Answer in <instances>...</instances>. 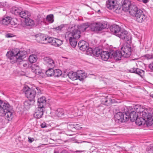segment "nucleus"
<instances>
[{
  "instance_id": "38",
  "label": "nucleus",
  "mask_w": 153,
  "mask_h": 153,
  "mask_svg": "<svg viewBox=\"0 0 153 153\" xmlns=\"http://www.w3.org/2000/svg\"><path fill=\"white\" fill-rule=\"evenodd\" d=\"M25 22L27 26H32L34 25V21L29 18L25 19Z\"/></svg>"
},
{
  "instance_id": "47",
  "label": "nucleus",
  "mask_w": 153,
  "mask_h": 153,
  "mask_svg": "<svg viewBox=\"0 0 153 153\" xmlns=\"http://www.w3.org/2000/svg\"><path fill=\"white\" fill-rule=\"evenodd\" d=\"M86 53L88 55H91L93 53V50L91 48H89V47L87 49Z\"/></svg>"
},
{
  "instance_id": "35",
  "label": "nucleus",
  "mask_w": 153,
  "mask_h": 153,
  "mask_svg": "<svg viewBox=\"0 0 153 153\" xmlns=\"http://www.w3.org/2000/svg\"><path fill=\"white\" fill-rule=\"evenodd\" d=\"M29 62L31 63H33L36 62L37 60V56L35 55H30L29 57Z\"/></svg>"
},
{
  "instance_id": "39",
  "label": "nucleus",
  "mask_w": 153,
  "mask_h": 153,
  "mask_svg": "<svg viewBox=\"0 0 153 153\" xmlns=\"http://www.w3.org/2000/svg\"><path fill=\"white\" fill-rule=\"evenodd\" d=\"M119 4H116L114 7V8L112 9L113 11L117 13H120L122 10V8H121V7L119 6Z\"/></svg>"
},
{
  "instance_id": "14",
  "label": "nucleus",
  "mask_w": 153,
  "mask_h": 153,
  "mask_svg": "<svg viewBox=\"0 0 153 153\" xmlns=\"http://www.w3.org/2000/svg\"><path fill=\"white\" fill-rule=\"evenodd\" d=\"M45 108L38 106L36 112L34 114V117L39 119L42 117Z\"/></svg>"
},
{
  "instance_id": "62",
  "label": "nucleus",
  "mask_w": 153,
  "mask_h": 153,
  "mask_svg": "<svg viewBox=\"0 0 153 153\" xmlns=\"http://www.w3.org/2000/svg\"><path fill=\"white\" fill-rule=\"evenodd\" d=\"M11 34H7L6 35V36L7 37H12V36H11Z\"/></svg>"
},
{
  "instance_id": "5",
  "label": "nucleus",
  "mask_w": 153,
  "mask_h": 153,
  "mask_svg": "<svg viewBox=\"0 0 153 153\" xmlns=\"http://www.w3.org/2000/svg\"><path fill=\"white\" fill-rule=\"evenodd\" d=\"M116 36L126 42H130L131 39L130 34L125 30L122 29L121 30L119 33L117 34Z\"/></svg>"
},
{
  "instance_id": "46",
  "label": "nucleus",
  "mask_w": 153,
  "mask_h": 153,
  "mask_svg": "<svg viewBox=\"0 0 153 153\" xmlns=\"http://www.w3.org/2000/svg\"><path fill=\"white\" fill-rule=\"evenodd\" d=\"M53 15L50 14L47 16L46 20L48 22H53Z\"/></svg>"
},
{
  "instance_id": "18",
  "label": "nucleus",
  "mask_w": 153,
  "mask_h": 153,
  "mask_svg": "<svg viewBox=\"0 0 153 153\" xmlns=\"http://www.w3.org/2000/svg\"><path fill=\"white\" fill-rule=\"evenodd\" d=\"M36 40L38 42L45 43V39H46V36L44 34L39 33L35 36Z\"/></svg>"
},
{
  "instance_id": "54",
  "label": "nucleus",
  "mask_w": 153,
  "mask_h": 153,
  "mask_svg": "<svg viewBox=\"0 0 153 153\" xmlns=\"http://www.w3.org/2000/svg\"><path fill=\"white\" fill-rule=\"evenodd\" d=\"M149 67L150 70L153 71V62L149 64Z\"/></svg>"
},
{
  "instance_id": "21",
  "label": "nucleus",
  "mask_w": 153,
  "mask_h": 153,
  "mask_svg": "<svg viewBox=\"0 0 153 153\" xmlns=\"http://www.w3.org/2000/svg\"><path fill=\"white\" fill-rule=\"evenodd\" d=\"M77 79L83 80L86 77L85 73L82 71H78L76 72Z\"/></svg>"
},
{
  "instance_id": "40",
  "label": "nucleus",
  "mask_w": 153,
  "mask_h": 153,
  "mask_svg": "<svg viewBox=\"0 0 153 153\" xmlns=\"http://www.w3.org/2000/svg\"><path fill=\"white\" fill-rule=\"evenodd\" d=\"M103 104L105 105H108V104L112 103V99L110 98H108L107 97L105 98L102 100Z\"/></svg>"
},
{
  "instance_id": "56",
  "label": "nucleus",
  "mask_w": 153,
  "mask_h": 153,
  "mask_svg": "<svg viewBox=\"0 0 153 153\" xmlns=\"http://www.w3.org/2000/svg\"><path fill=\"white\" fill-rule=\"evenodd\" d=\"M10 24L12 25H17V23L15 22L13 20H10Z\"/></svg>"
},
{
  "instance_id": "58",
  "label": "nucleus",
  "mask_w": 153,
  "mask_h": 153,
  "mask_svg": "<svg viewBox=\"0 0 153 153\" xmlns=\"http://www.w3.org/2000/svg\"><path fill=\"white\" fill-rule=\"evenodd\" d=\"M36 89L37 91V94L39 95L42 93L41 91L39 89V88H36Z\"/></svg>"
},
{
  "instance_id": "51",
  "label": "nucleus",
  "mask_w": 153,
  "mask_h": 153,
  "mask_svg": "<svg viewBox=\"0 0 153 153\" xmlns=\"http://www.w3.org/2000/svg\"><path fill=\"white\" fill-rule=\"evenodd\" d=\"M151 117L152 116L151 114L150 113H149V114L148 115L147 117H146V120H145V121H146L147 122L149 121V120H151Z\"/></svg>"
},
{
  "instance_id": "57",
  "label": "nucleus",
  "mask_w": 153,
  "mask_h": 153,
  "mask_svg": "<svg viewBox=\"0 0 153 153\" xmlns=\"http://www.w3.org/2000/svg\"><path fill=\"white\" fill-rule=\"evenodd\" d=\"M41 126L42 128H44L46 127V124L45 122H43V123H41Z\"/></svg>"
},
{
  "instance_id": "64",
  "label": "nucleus",
  "mask_w": 153,
  "mask_h": 153,
  "mask_svg": "<svg viewBox=\"0 0 153 153\" xmlns=\"http://www.w3.org/2000/svg\"><path fill=\"white\" fill-rule=\"evenodd\" d=\"M151 97H153V94H152L151 95Z\"/></svg>"
},
{
  "instance_id": "49",
  "label": "nucleus",
  "mask_w": 153,
  "mask_h": 153,
  "mask_svg": "<svg viewBox=\"0 0 153 153\" xmlns=\"http://www.w3.org/2000/svg\"><path fill=\"white\" fill-rule=\"evenodd\" d=\"M65 25H62L60 26H58L56 27H54L53 28L54 30H61L64 27Z\"/></svg>"
},
{
  "instance_id": "36",
  "label": "nucleus",
  "mask_w": 153,
  "mask_h": 153,
  "mask_svg": "<svg viewBox=\"0 0 153 153\" xmlns=\"http://www.w3.org/2000/svg\"><path fill=\"white\" fill-rule=\"evenodd\" d=\"M145 119H143V118L140 117L137 118L136 121V124L139 126H140L141 125L144 124V121Z\"/></svg>"
},
{
  "instance_id": "33",
  "label": "nucleus",
  "mask_w": 153,
  "mask_h": 153,
  "mask_svg": "<svg viewBox=\"0 0 153 153\" xmlns=\"http://www.w3.org/2000/svg\"><path fill=\"white\" fill-rule=\"evenodd\" d=\"M102 50L98 48H96L93 50V54L97 57L99 56H101V54L102 52Z\"/></svg>"
},
{
  "instance_id": "16",
  "label": "nucleus",
  "mask_w": 153,
  "mask_h": 153,
  "mask_svg": "<svg viewBox=\"0 0 153 153\" xmlns=\"http://www.w3.org/2000/svg\"><path fill=\"white\" fill-rule=\"evenodd\" d=\"M110 29L112 33L117 36L122 29L118 25L114 24L110 27Z\"/></svg>"
},
{
  "instance_id": "1",
  "label": "nucleus",
  "mask_w": 153,
  "mask_h": 153,
  "mask_svg": "<svg viewBox=\"0 0 153 153\" xmlns=\"http://www.w3.org/2000/svg\"><path fill=\"white\" fill-rule=\"evenodd\" d=\"M73 26H69V28L71 29L72 31L67 32L65 35V38L67 40L69 41L70 44L73 47L75 48L77 44L76 40L81 36V33L78 29V25H73Z\"/></svg>"
},
{
  "instance_id": "3",
  "label": "nucleus",
  "mask_w": 153,
  "mask_h": 153,
  "mask_svg": "<svg viewBox=\"0 0 153 153\" xmlns=\"http://www.w3.org/2000/svg\"><path fill=\"white\" fill-rule=\"evenodd\" d=\"M23 91L29 100H34L36 92L35 89L30 88L27 86H25L23 88Z\"/></svg>"
},
{
  "instance_id": "29",
  "label": "nucleus",
  "mask_w": 153,
  "mask_h": 153,
  "mask_svg": "<svg viewBox=\"0 0 153 153\" xmlns=\"http://www.w3.org/2000/svg\"><path fill=\"white\" fill-rule=\"evenodd\" d=\"M62 40L54 38L52 45L56 47H59L62 45Z\"/></svg>"
},
{
  "instance_id": "61",
  "label": "nucleus",
  "mask_w": 153,
  "mask_h": 153,
  "mask_svg": "<svg viewBox=\"0 0 153 153\" xmlns=\"http://www.w3.org/2000/svg\"><path fill=\"white\" fill-rule=\"evenodd\" d=\"M140 1H142L144 3H146L148 2V0H137Z\"/></svg>"
},
{
  "instance_id": "63",
  "label": "nucleus",
  "mask_w": 153,
  "mask_h": 153,
  "mask_svg": "<svg viewBox=\"0 0 153 153\" xmlns=\"http://www.w3.org/2000/svg\"><path fill=\"white\" fill-rule=\"evenodd\" d=\"M95 11H97V12L99 13V12H100V10H95Z\"/></svg>"
},
{
  "instance_id": "11",
  "label": "nucleus",
  "mask_w": 153,
  "mask_h": 153,
  "mask_svg": "<svg viewBox=\"0 0 153 153\" xmlns=\"http://www.w3.org/2000/svg\"><path fill=\"white\" fill-rule=\"evenodd\" d=\"M121 51L117 50L111 51H110V55H111V58H113L116 60H119L121 59L123 55Z\"/></svg>"
},
{
  "instance_id": "41",
  "label": "nucleus",
  "mask_w": 153,
  "mask_h": 153,
  "mask_svg": "<svg viewBox=\"0 0 153 153\" xmlns=\"http://www.w3.org/2000/svg\"><path fill=\"white\" fill-rule=\"evenodd\" d=\"M62 74V71L59 69H56L54 70L53 75L55 76L59 77Z\"/></svg>"
},
{
  "instance_id": "22",
  "label": "nucleus",
  "mask_w": 153,
  "mask_h": 153,
  "mask_svg": "<svg viewBox=\"0 0 153 153\" xmlns=\"http://www.w3.org/2000/svg\"><path fill=\"white\" fill-rule=\"evenodd\" d=\"M6 56L9 59V61L12 64L14 63L17 61H19V59L18 56L11 55H9L8 56L7 53L6 54Z\"/></svg>"
},
{
  "instance_id": "60",
  "label": "nucleus",
  "mask_w": 153,
  "mask_h": 153,
  "mask_svg": "<svg viewBox=\"0 0 153 153\" xmlns=\"http://www.w3.org/2000/svg\"><path fill=\"white\" fill-rule=\"evenodd\" d=\"M54 153H68V152L67 151L65 150H63L60 152H59L57 151H55Z\"/></svg>"
},
{
  "instance_id": "53",
  "label": "nucleus",
  "mask_w": 153,
  "mask_h": 153,
  "mask_svg": "<svg viewBox=\"0 0 153 153\" xmlns=\"http://www.w3.org/2000/svg\"><path fill=\"white\" fill-rule=\"evenodd\" d=\"M145 57L147 59H149L152 58L153 57L152 55L149 54H147L145 55Z\"/></svg>"
},
{
  "instance_id": "45",
  "label": "nucleus",
  "mask_w": 153,
  "mask_h": 153,
  "mask_svg": "<svg viewBox=\"0 0 153 153\" xmlns=\"http://www.w3.org/2000/svg\"><path fill=\"white\" fill-rule=\"evenodd\" d=\"M54 38L52 37H46V39H45V43H50L52 45L53 44V40Z\"/></svg>"
},
{
  "instance_id": "32",
  "label": "nucleus",
  "mask_w": 153,
  "mask_h": 153,
  "mask_svg": "<svg viewBox=\"0 0 153 153\" xmlns=\"http://www.w3.org/2000/svg\"><path fill=\"white\" fill-rule=\"evenodd\" d=\"M19 52V51L18 49H14L11 51H10L7 52V55L8 56L9 55H12L16 56H18Z\"/></svg>"
},
{
  "instance_id": "44",
  "label": "nucleus",
  "mask_w": 153,
  "mask_h": 153,
  "mask_svg": "<svg viewBox=\"0 0 153 153\" xmlns=\"http://www.w3.org/2000/svg\"><path fill=\"white\" fill-rule=\"evenodd\" d=\"M146 152L148 153H153V144H151L148 146L146 149Z\"/></svg>"
},
{
  "instance_id": "52",
  "label": "nucleus",
  "mask_w": 153,
  "mask_h": 153,
  "mask_svg": "<svg viewBox=\"0 0 153 153\" xmlns=\"http://www.w3.org/2000/svg\"><path fill=\"white\" fill-rule=\"evenodd\" d=\"M23 66L25 68H27L29 67V64L28 62H27L23 64Z\"/></svg>"
},
{
  "instance_id": "23",
  "label": "nucleus",
  "mask_w": 153,
  "mask_h": 153,
  "mask_svg": "<svg viewBox=\"0 0 153 153\" xmlns=\"http://www.w3.org/2000/svg\"><path fill=\"white\" fill-rule=\"evenodd\" d=\"M101 59L103 60L107 61L109 58H111V55H110V52L103 51L101 54Z\"/></svg>"
},
{
  "instance_id": "27",
  "label": "nucleus",
  "mask_w": 153,
  "mask_h": 153,
  "mask_svg": "<svg viewBox=\"0 0 153 153\" xmlns=\"http://www.w3.org/2000/svg\"><path fill=\"white\" fill-rule=\"evenodd\" d=\"M35 102V100H29L25 101L24 103L25 107L27 109H29L32 106Z\"/></svg>"
},
{
  "instance_id": "26",
  "label": "nucleus",
  "mask_w": 153,
  "mask_h": 153,
  "mask_svg": "<svg viewBox=\"0 0 153 153\" xmlns=\"http://www.w3.org/2000/svg\"><path fill=\"white\" fill-rule=\"evenodd\" d=\"M19 15L21 17L25 19L27 18H29L30 16V13L27 11L21 10Z\"/></svg>"
},
{
  "instance_id": "8",
  "label": "nucleus",
  "mask_w": 153,
  "mask_h": 153,
  "mask_svg": "<svg viewBox=\"0 0 153 153\" xmlns=\"http://www.w3.org/2000/svg\"><path fill=\"white\" fill-rule=\"evenodd\" d=\"M73 107H71L70 110H68V111H64L62 109H59L56 111L55 113L57 116L62 117L63 116H68V114H71V111L73 113Z\"/></svg>"
},
{
  "instance_id": "24",
  "label": "nucleus",
  "mask_w": 153,
  "mask_h": 153,
  "mask_svg": "<svg viewBox=\"0 0 153 153\" xmlns=\"http://www.w3.org/2000/svg\"><path fill=\"white\" fill-rule=\"evenodd\" d=\"M128 118L129 117L131 121L134 122L135 121L138 117V114L134 111L131 112L128 115Z\"/></svg>"
},
{
  "instance_id": "17",
  "label": "nucleus",
  "mask_w": 153,
  "mask_h": 153,
  "mask_svg": "<svg viewBox=\"0 0 153 153\" xmlns=\"http://www.w3.org/2000/svg\"><path fill=\"white\" fill-rule=\"evenodd\" d=\"M88 44L86 42L82 40L80 41L78 44L79 49L82 51H85L88 47Z\"/></svg>"
},
{
  "instance_id": "15",
  "label": "nucleus",
  "mask_w": 153,
  "mask_h": 153,
  "mask_svg": "<svg viewBox=\"0 0 153 153\" xmlns=\"http://www.w3.org/2000/svg\"><path fill=\"white\" fill-rule=\"evenodd\" d=\"M31 71L36 74H39L42 73V70L37 64L32 65L30 67Z\"/></svg>"
},
{
  "instance_id": "31",
  "label": "nucleus",
  "mask_w": 153,
  "mask_h": 153,
  "mask_svg": "<svg viewBox=\"0 0 153 153\" xmlns=\"http://www.w3.org/2000/svg\"><path fill=\"white\" fill-rule=\"evenodd\" d=\"M10 19L9 17H5L3 18L1 21V23L4 25H7L10 24Z\"/></svg>"
},
{
  "instance_id": "34",
  "label": "nucleus",
  "mask_w": 153,
  "mask_h": 153,
  "mask_svg": "<svg viewBox=\"0 0 153 153\" xmlns=\"http://www.w3.org/2000/svg\"><path fill=\"white\" fill-rule=\"evenodd\" d=\"M141 70L140 69L137 68H135L134 67L131 68L129 70V71L130 72L134 73L139 75H140L141 73Z\"/></svg>"
},
{
  "instance_id": "48",
  "label": "nucleus",
  "mask_w": 153,
  "mask_h": 153,
  "mask_svg": "<svg viewBox=\"0 0 153 153\" xmlns=\"http://www.w3.org/2000/svg\"><path fill=\"white\" fill-rule=\"evenodd\" d=\"M142 112V115L143 119H145L144 120H146V118L148 116V115L149 114V113L148 111L146 112L145 111H141Z\"/></svg>"
},
{
  "instance_id": "12",
  "label": "nucleus",
  "mask_w": 153,
  "mask_h": 153,
  "mask_svg": "<svg viewBox=\"0 0 153 153\" xmlns=\"http://www.w3.org/2000/svg\"><path fill=\"white\" fill-rule=\"evenodd\" d=\"M43 60L45 63L49 67L53 68L55 67L56 62L50 57H45Z\"/></svg>"
},
{
  "instance_id": "59",
  "label": "nucleus",
  "mask_w": 153,
  "mask_h": 153,
  "mask_svg": "<svg viewBox=\"0 0 153 153\" xmlns=\"http://www.w3.org/2000/svg\"><path fill=\"white\" fill-rule=\"evenodd\" d=\"M34 140V139L33 138H31L30 137H28V141L30 143H32L33 141Z\"/></svg>"
},
{
  "instance_id": "43",
  "label": "nucleus",
  "mask_w": 153,
  "mask_h": 153,
  "mask_svg": "<svg viewBox=\"0 0 153 153\" xmlns=\"http://www.w3.org/2000/svg\"><path fill=\"white\" fill-rule=\"evenodd\" d=\"M134 109L138 113H140L142 110L141 108V106L139 105H137L134 106Z\"/></svg>"
},
{
  "instance_id": "25",
  "label": "nucleus",
  "mask_w": 153,
  "mask_h": 153,
  "mask_svg": "<svg viewBox=\"0 0 153 153\" xmlns=\"http://www.w3.org/2000/svg\"><path fill=\"white\" fill-rule=\"evenodd\" d=\"M22 10V9L21 7H14L11 8V12L13 14L16 15H19Z\"/></svg>"
},
{
  "instance_id": "30",
  "label": "nucleus",
  "mask_w": 153,
  "mask_h": 153,
  "mask_svg": "<svg viewBox=\"0 0 153 153\" xmlns=\"http://www.w3.org/2000/svg\"><path fill=\"white\" fill-rule=\"evenodd\" d=\"M19 53L18 57L19 60H21L24 59L26 57L27 54V52L25 51H19Z\"/></svg>"
},
{
  "instance_id": "4",
  "label": "nucleus",
  "mask_w": 153,
  "mask_h": 153,
  "mask_svg": "<svg viewBox=\"0 0 153 153\" xmlns=\"http://www.w3.org/2000/svg\"><path fill=\"white\" fill-rule=\"evenodd\" d=\"M114 119L115 121L120 123L127 121L128 119V117L126 112H119L115 115Z\"/></svg>"
},
{
  "instance_id": "19",
  "label": "nucleus",
  "mask_w": 153,
  "mask_h": 153,
  "mask_svg": "<svg viewBox=\"0 0 153 153\" xmlns=\"http://www.w3.org/2000/svg\"><path fill=\"white\" fill-rule=\"evenodd\" d=\"M116 4H117L116 0H108L106 2V6L108 8L112 10Z\"/></svg>"
},
{
  "instance_id": "50",
  "label": "nucleus",
  "mask_w": 153,
  "mask_h": 153,
  "mask_svg": "<svg viewBox=\"0 0 153 153\" xmlns=\"http://www.w3.org/2000/svg\"><path fill=\"white\" fill-rule=\"evenodd\" d=\"M8 103L4 102L0 100V110L5 105V104H7Z\"/></svg>"
},
{
  "instance_id": "55",
  "label": "nucleus",
  "mask_w": 153,
  "mask_h": 153,
  "mask_svg": "<svg viewBox=\"0 0 153 153\" xmlns=\"http://www.w3.org/2000/svg\"><path fill=\"white\" fill-rule=\"evenodd\" d=\"M74 128H76L77 130H79L80 129H81L82 127L79 126V125L78 124H76L74 126Z\"/></svg>"
},
{
  "instance_id": "9",
  "label": "nucleus",
  "mask_w": 153,
  "mask_h": 153,
  "mask_svg": "<svg viewBox=\"0 0 153 153\" xmlns=\"http://www.w3.org/2000/svg\"><path fill=\"white\" fill-rule=\"evenodd\" d=\"M105 28L104 25L100 22L93 23L90 26V29L92 31L96 32L101 31Z\"/></svg>"
},
{
  "instance_id": "7",
  "label": "nucleus",
  "mask_w": 153,
  "mask_h": 153,
  "mask_svg": "<svg viewBox=\"0 0 153 153\" xmlns=\"http://www.w3.org/2000/svg\"><path fill=\"white\" fill-rule=\"evenodd\" d=\"M121 49L123 57L126 58L130 56L131 54V50L130 45L127 44L126 45H124Z\"/></svg>"
},
{
  "instance_id": "13",
  "label": "nucleus",
  "mask_w": 153,
  "mask_h": 153,
  "mask_svg": "<svg viewBox=\"0 0 153 153\" xmlns=\"http://www.w3.org/2000/svg\"><path fill=\"white\" fill-rule=\"evenodd\" d=\"M137 7L136 5L132 4L129 7V8L128 10L129 13L130 15L133 16H135L138 13L139 10Z\"/></svg>"
},
{
  "instance_id": "20",
  "label": "nucleus",
  "mask_w": 153,
  "mask_h": 153,
  "mask_svg": "<svg viewBox=\"0 0 153 153\" xmlns=\"http://www.w3.org/2000/svg\"><path fill=\"white\" fill-rule=\"evenodd\" d=\"M46 103V98L44 96H42L41 97L38 99V106L42 107V108H45V105Z\"/></svg>"
},
{
  "instance_id": "37",
  "label": "nucleus",
  "mask_w": 153,
  "mask_h": 153,
  "mask_svg": "<svg viewBox=\"0 0 153 153\" xmlns=\"http://www.w3.org/2000/svg\"><path fill=\"white\" fill-rule=\"evenodd\" d=\"M76 76V72L74 73L71 72L68 74V77L72 80L77 79Z\"/></svg>"
},
{
  "instance_id": "2",
  "label": "nucleus",
  "mask_w": 153,
  "mask_h": 153,
  "mask_svg": "<svg viewBox=\"0 0 153 153\" xmlns=\"http://www.w3.org/2000/svg\"><path fill=\"white\" fill-rule=\"evenodd\" d=\"M0 110V116H5V118L8 121L10 120L13 117V114L12 108L8 103Z\"/></svg>"
},
{
  "instance_id": "28",
  "label": "nucleus",
  "mask_w": 153,
  "mask_h": 153,
  "mask_svg": "<svg viewBox=\"0 0 153 153\" xmlns=\"http://www.w3.org/2000/svg\"><path fill=\"white\" fill-rule=\"evenodd\" d=\"M89 26V25L88 23H85L82 24L80 26L78 25L77 28L78 29V30L80 31V32L81 33V32H83Z\"/></svg>"
},
{
  "instance_id": "42",
  "label": "nucleus",
  "mask_w": 153,
  "mask_h": 153,
  "mask_svg": "<svg viewBox=\"0 0 153 153\" xmlns=\"http://www.w3.org/2000/svg\"><path fill=\"white\" fill-rule=\"evenodd\" d=\"M52 68H49L46 72V74L48 76L53 75L54 70Z\"/></svg>"
},
{
  "instance_id": "10",
  "label": "nucleus",
  "mask_w": 153,
  "mask_h": 153,
  "mask_svg": "<svg viewBox=\"0 0 153 153\" xmlns=\"http://www.w3.org/2000/svg\"><path fill=\"white\" fill-rule=\"evenodd\" d=\"M135 17L136 20L138 22L140 23H142L145 21L147 18V16L141 10H139L138 13Z\"/></svg>"
},
{
  "instance_id": "6",
  "label": "nucleus",
  "mask_w": 153,
  "mask_h": 153,
  "mask_svg": "<svg viewBox=\"0 0 153 153\" xmlns=\"http://www.w3.org/2000/svg\"><path fill=\"white\" fill-rule=\"evenodd\" d=\"M117 3L122 6V10L125 12H127L131 4L128 0H116Z\"/></svg>"
}]
</instances>
